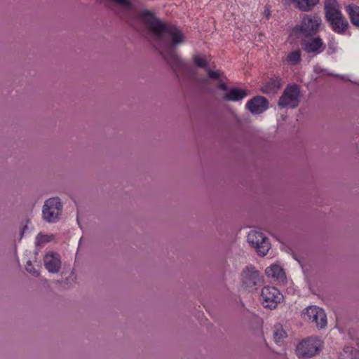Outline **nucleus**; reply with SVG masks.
<instances>
[{
  "mask_svg": "<svg viewBox=\"0 0 359 359\" xmlns=\"http://www.w3.org/2000/svg\"><path fill=\"white\" fill-rule=\"evenodd\" d=\"M248 95L246 90L237 88H230L225 93L223 99L226 101L238 102Z\"/></svg>",
  "mask_w": 359,
  "mask_h": 359,
  "instance_id": "nucleus-17",
  "label": "nucleus"
},
{
  "mask_svg": "<svg viewBox=\"0 0 359 359\" xmlns=\"http://www.w3.org/2000/svg\"><path fill=\"white\" fill-rule=\"evenodd\" d=\"M323 341L316 337H309L302 341L297 346V355L299 358H311L319 353Z\"/></svg>",
  "mask_w": 359,
  "mask_h": 359,
  "instance_id": "nucleus-5",
  "label": "nucleus"
},
{
  "mask_svg": "<svg viewBox=\"0 0 359 359\" xmlns=\"http://www.w3.org/2000/svg\"><path fill=\"white\" fill-rule=\"evenodd\" d=\"M322 20L316 15H305L301 24L292 29L294 34H302L306 37L315 35L319 30Z\"/></svg>",
  "mask_w": 359,
  "mask_h": 359,
  "instance_id": "nucleus-3",
  "label": "nucleus"
},
{
  "mask_svg": "<svg viewBox=\"0 0 359 359\" xmlns=\"http://www.w3.org/2000/svg\"><path fill=\"white\" fill-rule=\"evenodd\" d=\"M305 320L314 323L318 329L327 326V316L323 309L316 306H310L303 311Z\"/></svg>",
  "mask_w": 359,
  "mask_h": 359,
  "instance_id": "nucleus-8",
  "label": "nucleus"
},
{
  "mask_svg": "<svg viewBox=\"0 0 359 359\" xmlns=\"http://www.w3.org/2000/svg\"><path fill=\"white\" fill-rule=\"evenodd\" d=\"M208 75L210 79L219 80L224 75L221 71H213L210 69H206Z\"/></svg>",
  "mask_w": 359,
  "mask_h": 359,
  "instance_id": "nucleus-26",
  "label": "nucleus"
},
{
  "mask_svg": "<svg viewBox=\"0 0 359 359\" xmlns=\"http://www.w3.org/2000/svg\"><path fill=\"white\" fill-rule=\"evenodd\" d=\"M218 88L224 91H226V92H228V90L229 89H228V87L224 83H220L219 85H218Z\"/></svg>",
  "mask_w": 359,
  "mask_h": 359,
  "instance_id": "nucleus-28",
  "label": "nucleus"
},
{
  "mask_svg": "<svg viewBox=\"0 0 359 359\" xmlns=\"http://www.w3.org/2000/svg\"><path fill=\"white\" fill-rule=\"evenodd\" d=\"M285 4L293 3L299 10L308 12L318 4L319 0H282Z\"/></svg>",
  "mask_w": 359,
  "mask_h": 359,
  "instance_id": "nucleus-16",
  "label": "nucleus"
},
{
  "mask_svg": "<svg viewBox=\"0 0 359 359\" xmlns=\"http://www.w3.org/2000/svg\"><path fill=\"white\" fill-rule=\"evenodd\" d=\"M281 83L278 79H271L261 90L265 94L274 95L280 88Z\"/></svg>",
  "mask_w": 359,
  "mask_h": 359,
  "instance_id": "nucleus-20",
  "label": "nucleus"
},
{
  "mask_svg": "<svg viewBox=\"0 0 359 359\" xmlns=\"http://www.w3.org/2000/svg\"><path fill=\"white\" fill-rule=\"evenodd\" d=\"M140 19L149 30L154 41L161 49V54L169 65L175 71L185 69L186 64L175 50L185 42L184 33L176 26L156 18L148 11L141 14Z\"/></svg>",
  "mask_w": 359,
  "mask_h": 359,
  "instance_id": "nucleus-1",
  "label": "nucleus"
},
{
  "mask_svg": "<svg viewBox=\"0 0 359 359\" xmlns=\"http://www.w3.org/2000/svg\"><path fill=\"white\" fill-rule=\"evenodd\" d=\"M25 269L29 273H30L33 276L38 277L40 275L39 270L38 269H36L32 264V262L29 260L27 262V264L25 265Z\"/></svg>",
  "mask_w": 359,
  "mask_h": 359,
  "instance_id": "nucleus-25",
  "label": "nucleus"
},
{
  "mask_svg": "<svg viewBox=\"0 0 359 359\" xmlns=\"http://www.w3.org/2000/svg\"><path fill=\"white\" fill-rule=\"evenodd\" d=\"M302 48L309 53L318 54L324 50V43L320 37L304 39Z\"/></svg>",
  "mask_w": 359,
  "mask_h": 359,
  "instance_id": "nucleus-11",
  "label": "nucleus"
},
{
  "mask_svg": "<svg viewBox=\"0 0 359 359\" xmlns=\"http://www.w3.org/2000/svg\"><path fill=\"white\" fill-rule=\"evenodd\" d=\"M43 264L46 269L51 273H57L62 268L60 255L55 252H48L43 257Z\"/></svg>",
  "mask_w": 359,
  "mask_h": 359,
  "instance_id": "nucleus-10",
  "label": "nucleus"
},
{
  "mask_svg": "<svg viewBox=\"0 0 359 359\" xmlns=\"http://www.w3.org/2000/svg\"><path fill=\"white\" fill-rule=\"evenodd\" d=\"M345 11L352 25L359 28V6L349 4L345 7Z\"/></svg>",
  "mask_w": 359,
  "mask_h": 359,
  "instance_id": "nucleus-18",
  "label": "nucleus"
},
{
  "mask_svg": "<svg viewBox=\"0 0 359 359\" xmlns=\"http://www.w3.org/2000/svg\"><path fill=\"white\" fill-rule=\"evenodd\" d=\"M301 61V50L297 49L287 55L283 62L288 65H297Z\"/></svg>",
  "mask_w": 359,
  "mask_h": 359,
  "instance_id": "nucleus-21",
  "label": "nucleus"
},
{
  "mask_svg": "<svg viewBox=\"0 0 359 359\" xmlns=\"http://www.w3.org/2000/svg\"><path fill=\"white\" fill-rule=\"evenodd\" d=\"M111 2L118 5L122 8L130 11L133 9V0H109Z\"/></svg>",
  "mask_w": 359,
  "mask_h": 359,
  "instance_id": "nucleus-24",
  "label": "nucleus"
},
{
  "mask_svg": "<svg viewBox=\"0 0 359 359\" xmlns=\"http://www.w3.org/2000/svg\"><path fill=\"white\" fill-rule=\"evenodd\" d=\"M246 107L252 114H261L268 108V101L264 97L257 96L248 101Z\"/></svg>",
  "mask_w": 359,
  "mask_h": 359,
  "instance_id": "nucleus-12",
  "label": "nucleus"
},
{
  "mask_svg": "<svg viewBox=\"0 0 359 359\" xmlns=\"http://www.w3.org/2000/svg\"><path fill=\"white\" fill-rule=\"evenodd\" d=\"M63 204L61 199L56 196L44 201L42 208L43 219L48 223L57 222L62 212Z\"/></svg>",
  "mask_w": 359,
  "mask_h": 359,
  "instance_id": "nucleus-2",
  "label": "nucleus"
},
{
  "mask_svg": "<svg viewBox=\"0 0 359 359\" xmlns=\"http://www.w3.org/2000/svg\"><path fill=\"white\" fill-rule=\"evenodd\" d=\"M248 243L252 247L257 253L264 257L271 249V243L269 238L262 232L252 230L247 236Z\"/></svg>",
  "mask_w": 359,
  "mask_h": 359,
  "instance_id": "nucleus-4",
  "label": "nucleus"
},
{
  "mask_svg": "<svg viewBox=\"0 0 359 359\" xmlns=\"http://www.w3.org/2000/svg\"><path fill=\"white\" fill-rule=\"evenodd\" d=\"M283 299V295L275 287L264 286L261 290L260 301L264 308L274 309Z\"/></svg>",
  "mask_w": 359,
  "mask_h": 359,
  "instance_id": "nucleus-7",
  "label": "nucleus"
},
{
  "mask_svg": "<svg viewBox=\"0 0 359 359\" xmlns=\"http://www.w3.org/2000/svg\"><path fill=\"white\" fill-rule=\"evenodd\" d=\"M241 280L245 287L252 288L262 284L264 277L255 266H248L242 271Z\"/></svg>",
  "mask_w": 359,
  "mask_h": 359,
  "instance_id": "nucleus-9",
  "label": "nucleus"
},
{
  "mask_svg": "<svg viewBox=\"0 0 359 359\" xmlns=\"http://www.w3.org/2000/svg\"><path fill=\"white\" fill-rule=\"evenodd\" d=\"M300 102V90L297 85L287 86L280 97L278 105L281 109H294Z\"/></svg>",
  "mask_w": 359,
  "mask_h": 359,
  "instance_id": "nucleus-6",
  "label": "nucleus"
},
{
  "mask_svg": "<svg viewBox=\"0 0 359 359\" xmlns=\"http://www.w3.org/2000/svg\"><path fill=\"white\" fill-rule=\"evenodd\" d=\"M273 339L276 343H282L287 337V332L280 323H276L273 329Z\"/></svg>",
  "mask_w": 359,
  "mask_h": 359,
  "instance_id": "nucleus-19",
  "label": "nucleus"
},
{
  "mask_svg": "<svg viewBox=\"0 0 359 359\" xmlns=\"http://www.w3.org/2000/svg\"><path fill=\"white\" fill-rule=\"evenodd\" d=\"M332 30L339 34H344L349 27L347 19L342 15L327 21Z\"/></svg>",
  "mask_w": 359,
  "mask_h": 359,
  "instance_id": "nucleus-14",
  "label": "nucleus"
},
{
  "mask_svg": "<svg viewBox=\"0 0 359 359\" xmlns=\"http://www.w3.org/2000/svg\"><path fill=\"white\" fill-rule=\"evenodd\" d=\"M55 241V236L53 234H44L42 233H38L36 237L35 244L36 245H43L46 243Z\"/></svg>",
  "mask_w": 359,
  "mask_h": 359,
  "instance_id": "nucleus-22",
  "label": "nucleus"
},
{
  "mask_svg": "<svg viewBox=\"0 0 359 359\" xmlns=\"http://www.w3.org/2000/svg\"><path fill=\"white\" fill-rule=\"evenodd\" d=\"M266 276L272 278L274 281L283 282L285 275L283 268L278 264H272L265 270Z\"/></svg>",
  "mask_w": 359,
  "mask_h": 359,
  "instance_id": "nucleus-15",
  "label": "nucleus"
},
{
  "mask_svg": "<svg viewBox=\"0 0 359 359\" xmlns=\"http://www.w3.org/2000/svg\"><path fill=\"white\" fill-rule=\"evenodd\" d=\"M324 10L325 18L327 21L342 15L339 4L337 0H325Z\"/></svg>",
  "mask_w": 359,
  "mask_h": 359,
  "instance_id": "nucleus-13",
  "label": "nucleus"
},
{
  "mask_svg": "<svg viewBox=\"0 0 359 359\" xmlns=\"http://www.w3.org/2000/svg\"><path fill=\"white\" fill-rule=\"evenodd\" d=\"M193 61L196 66L207 69L208 66V61L205 55L196 54L193 55Z\"/></svg>",
  "mask_w": 359,
  "mask_h": 359,
  "instance_id": "nucleus-23",
  "label": "nucleus"
},
{
  "mask_svg": "<svg viewBox=\"0 0 359 359\" xmlns=\"http://www.w3.org/2000/svg\"><path fill=\"white\" fill-rule=\"evenodd\" d=\"M353 349L351 347H347L344 349V354H342L341 359H355V357L353 355Z\"/></svg>",
  "mask_w": 359,
  "mask_h": 359,
  "instance_id": "nucleus-27",
  "label": "nucleus"
}]
</instances>
